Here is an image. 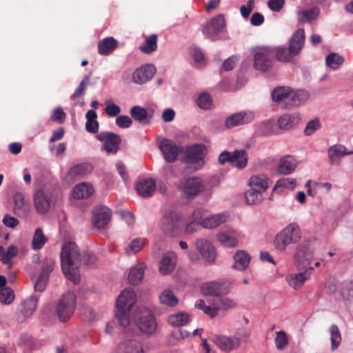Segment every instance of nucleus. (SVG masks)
Masks as SVG:
<instances>
[{
    "mask_svg": "<svg viewBox=\"0 0 353 353\" xmlns=\"http://www.w3.org/2000/svg\"><path fill=\"white\" fill-rule=\"evenodd\" d=\"M99 141L103 142V148L108 153H116L121 141L119 135L109 132H102L97 135Z\"/></svg>",
    "mask_w": 353,
    "mask_h": 353,
    "instance_id": "15",
    "label": "nucleus"
},
{
    "mask_svg": "<svg viewBox=\"0 0 353 353\" xmlns=\"http://www.w3.org/2000/svg\"><path fill=\"white\" fill-rule=\"evenodd\" d=\"M94 192L92 185L87 183H81L76 185L72 190V196L76 199H83L90 196Z\"/></svg>",
    "mask_w": 353,
    "mask_h": 353,
    "instance_id": "39",
    "label": "nucleus"
},
{
    "mask_svg": "<svg viewBox=\"0 0 353 353\" xmlns=\"http://www.w3.org/2000/svg\"><path fill=\"white\" fill-rule=\"evenodd\" d=\"M34 203L37 212L40 214H44L49 210V199L41 190H39L34 193Z\"/></svg>",
    "mask_w": 353,
    "mask_h": 353,
    "instance_id": "34",
    "label": "nucleus"
},
{
    "mask_svg": "<svg viewBox=\"0 0 353 353\" xmlns=\"http://www.w3.org/2000/svg\"><path fill=\"white\" fill-rule=\"evenodd\" d=\"M301 238L300 227L295 223H291L275 236L274 246L277 250L283 252L287 246L299 242Z\"/></svg>",
    "mask_w": 353,
    "mask_h": 353,
    "instance_id": "4",
    "label": "nucleus"
},
{
    "mask_svg": "<svg viewBox=\"0 0 353 353\" xmlns=\"http://www.w3.org/2000/svg\"><path fill=\"white\" fill-rule=\"evenodd\" d=\"M207 210L205 208H199L195 209L191 216V219L201 224V222L203 221V216L206 213Z\"/></svg>",
    "mask_w": 353,
    "mask_h": 353,
    "instance_id": "64",
    "label": "nucleus"
},
{
    "mask_svg": "<svg viewBox=\"0 0 353 353\" xmlns=\"http://www.w3.org/2000/svg\"><path fill=\"white\" fill-rule=\"evenodd\" d=\"M296 185V180L292 177L281 178L276 181L273 192L281 193L285 190H293Z\"/></svg>",
    "mask_w": 353,
    "mask_h": 353,
    "instance_id": "41",
    "label": "nucleus"
},
{
    "mask_svg": "<svg viewBox=\"0 0 353 353\" xmlns=\"http://www.w3.org/2000/svg\"><path fill=\"white\" fill-rule=\"evenodd\" d=\"M300 117L297 114H285L278 119V126L280 129L288 130L299 123Z\"/></svg>",
    "mask_w": 353,
    "mask_h": 353,
    "instance_id": "38",
    "label": "nucleus"
},
{
    "mask_svg": "<svg viewBox=\"0 0 353 353\" xmlns=\"http://www.w3.org/2000/svg\"><path fill=\"white\" fill-rule=\"evenodd\" d=\"M196 103L201 109H210L212 105V100L210 94L207 93L200 94L196 100Z\"/></svg>",
    "mask_w": 353,
    "mask_h": 353,
    "instance_id": "59",
    "label": "nucleus"
},
{
    "mask_svg": "<svg viewBox=\"0 0 353 353\" xmlns=\"http://www.w3.org/2000/svg\"><path fill=\"white\" fill-rule=\"evenodd\" d=\"M214 185L209 181L199 177H190L183 183L181 190L188 199H193L203 192H211Z\"/></svg>",
    "mask_w": 353,
    "mask_h": 353,
    "instance_id": "6",
    "label": "nucleus"
},
{
    "mask_svg": "<svg viewBox=\"0 0 353 353\" xmlns=\"http://www.w3.org/2000/svg\"><path fill=\"white\" fill-rule=\"evenodd\" d=\"M309 98V93L304 90H299L296 91L290 90L288 95V99L286 105H283V108L288 109L297 107L304 103Z\"/></svg>",
    "mask_w": 353,
    "mask_h": 353,
    "instance_id": "25",
    "label": "nucleus"
},
{
    "mask_svg": "<svg viewBox=\"0 0 353 353\" xmlns=\"http://www.w3.org/2000/svg\"><path fill=\"white\" fill-rule=\"evenodd\" d=\"M216 238L221 245L230 248L238 246L243 235L239 230L230 228L219 232L216 234Z\"/></svg>",
    "mask_w": 353,
    "mask_h": 353,
    "instance_id": "11",
    "label": "nucleus"
},
{
    "mask_svg": "<svg viewBox=\"0 0 353 353\" xmlns=\"http://www.w3.org/2000/svg\"><path fill=\"white\" fill-rule=\"evenodd\" d=\"M177 261V255L174 252H168L163 256L159 263V271L162 274H170L174 269Z\"/></svg>",
    "mask_w": 353,
    "mask_h": 353,
    "instance_id": "27",
    "label": "nucleus"
},
{
    "mask_svg": "<svg viewBox=\"0 0 353 353\" xmlns=\"http://www.w3.org/2000/svg\"><path fill=\"white\" fill-rule=\"evenodd\" d=\"M351 154H353V151H348L346 147L342 144H334L327 150L329 163L331 165H339L343 157Z\"/></svg>",
    "mask_w": 353,
    "mask_h": 353,
    "instance_id": "23",
    "label": "nucleus"
},
{
    "mask_svg": "<svg viewBox=\"0 0 353 353\" xmlns=\"http://www.w3.org/2000/svg\"><path fill=\"white\" fill-rule=\"evenodd\" d=\"M320 10L317 7L302 10L298 13V19L303 23H311L318 18Z\"/></svg>",
    "mask_w": 353,
    "mask_h": 353,
    "instance_id": "44",
    "label": "nucleus"
},
{
    "mask_svg": "<svg viewBox=\"0 0 353 353\" xmlns=\"http://www.w3.org/2000/svg\"><path fill=\"white\" fill-rule=\"evenodd\" d=\"M65 113L61 107H57L52 112L51 119L57 123H62L65 119Z\"/></svg>",
    "mask_w": 353,
    "mask_h": 353,
    "instance_id": "62",
    "label": "nucleus"
},
{
    "mask_svg": "<svg viewBox=\"0 0 353 353\" xmlns=\"http://www.w3.org/2000/svg\"><path fill=\"white\" fill-rule=\"evenodd\" d=\"M54 261L52 259H47L42 262L41 271L40 276L49 278L50 272L53 270L54 267Z\"/></svg>",
    "mask_w": 353,
    "mask_h": 353,
    "instance_id": "56",
    "label": "nucleus"
},
{
    "mask_svg": "<svg viewBox=\"0 0 353 353\" xmlns=\"http://www.w3.org/2000/svg\"><path fill=\"white\" fill-rule=\"evenodd\" d=\"M81 256L75 243L68 241L63 245L61 252L62 270L65 276L74 284L80 281L79 268L81 266Z\"/></svg>",
    "mask_w": 353,
    "mask_h": 353,
    "instance_id": "1",
    "label": "nucleus"
},
{
    "mask_svg": "<svg viewBox=\"0 0 353 353\" xmlns=\"http://www.w3.org/2000/svg\"><path fill=\"white\" fill-rule=\"evenodd\" d=\"M274 54L272 48L268 46L258 47L254 49V67L261 71L268 70L272 65L271 57Z\"/></svg>",
    "mask_w": 353,
    "mask_h": 353,
    "instance_id": "10",
    "label": "nucleus"
},
{
    "mask_svg": "<svg viewBox=\"0 0 353 353\" xmlns=\"http://www.w3.org/2000/svg\"><path fill=\"white\" fill-rule=\"evenodd\" d=\"M136 301V293L133 289L130 288L123 290L118 296L116 301L117 311L115 316L121 326L126 327L129 325V312Z\"/></svg>",
    "mask_w": 353,
    "mask_h": 353,
    "instance_id": "2",
    "label": "nucleus"
},
{
    "mask_svg": "<svg viewBox=\"0 0 353 353\" xmlns=\"http://www.w3.org/2000/svg\"><path fill=\"white\" fill-rule=\"evenodd\" d=\"M343 61V57L334 52L329 54L325 59L327 65L332 70H337Z\"/></svg>",
    "mask_w": 353,
    "mask_h": 353,
    "instance_id": "52",
    "label": "nucleus"
},
{
    "mask_svg": "<svg viewBox=\"0 0 353 353\" xmlns=\"http://www.w3.org/2000/svg\"><path fill=\"white\" fill-rule=\"evenodd\" d=\"M158 148L162 152L165 161L172 163L178 159V156L183 151V148L177 145L174 141L163 139L158 143Z\"/></svg>",
    "mask_w": 353,
    "mask_h": 353,
    "instance_id": "12",
    "label": "nucleus"
},
{
    "mask_svg": "<svg viewBox=\"0 0 353 353\" xmlns=\"http://www.w3.org/2000/svg\"><path fill=\"white\" fill-rule=\"evenodd\" d=\"M189 321V315L185 312L173 314L170 315L168 318L169 324L174 327L184 326L188 323Z\"/></svg>",
    "mask_w": 353,
    "mask_h": 353,
    "instance_id": "45",
    "label": "nucleus"
},
{
    "mask_svg": "<svg viewBox=\"0 0 353 353\" xmlns=\"http://www.w3.org/2000/svg\"><path fill=\"white\" fill-rule=\"evenodd\" d=\"M77 306L76 295L72 292H68L59 300L56 314L60 321L65 322L74 314Z\"/></svg>",
    "mask_w": 353,
    "mask_h": 353,
    "instance_id": "7",
    "label": "nucleus"
},
{
    "mask_svg": "<svg viewBox=\"0 0 353 353\" xmlns=\"http://www.w3.org/2000/svg\"><path fill=\"white\" fill-rule=\"evenodd\" d=\"M331 350H336L340 345L341 342V335L338 326L333 324L330 327Z\"/></svg>",
    "mask_w": 353,
    "mask_h": 353,
    "instance_id": "50",
    "label": "nucleus"
},
{
    "mask_svg": "<svg viewBox=\"0 0 353 353\" xmlns=\"http://www.w3.org/2000/svg\"><path fill=\"white\" fill-rule=\"evenodd\" d=\"M296 167L295 159L291 156L283 157L280 159L276 168L278 173L281 174H290L293 172Z\"/></svg>",
    "mask_w": 353,
    "mask_h": 353,
    "instance_id": "36",
    "label": "nucleus"
},
{
    "mask_svg": "<svg viewBox=\"0 0 353 353\" xmlns=\"http://www.w3.org/2000/svg\"><path fill=\"white\" fill-rule=\"evenodd\" d=\"M245 198L249 205H255L261 203L263 200V192L250 188L245 192Z\"/></svg>",
    "mask_w": 353,
    "mask_h": 353,
    "instance_id": "47",
    "label": "nucleus"
},
{
    "mask_svg": "<svg viewBox=\"0 0 353 353\" xmlns=\"http://www.w3.org/2000/svg\"><path fill=\"white\" fill-rule=\"evenodd\" d=\"M291 88L286 86H279L275 88L271 93L272 100L281 105L283 108L286 105Z\"/></svg>",
    "mask_w": 353,
    "mask_h": 353,
    "instance_id": "40",
    "label": "nucleus"
},
{
    "mask_svg": "<svg viewBox=\"0 0 353 353\" xmlns=\"http://www.w3.org/2000/svg\"><path fill=\"white\" fill-rule=\"evenodd\" d=\"M205 147L203 144H196L188 148L187 159L190 163L195 164V170L200 169L204 164L203 157Z\"/></svg>",
    "mask_w": 353,
    "mask_h": 353,
    "instance_id": "18",
    "label": "nucleus"
},
{
    "mask_svg": "<svg viewBox=\"0 0 353 353\" xmlns=\"http://www.w3.org/2000/svg\"><path fill=\"white\" fill-rule=\"evenodd\" d=\"M274 53L276 52V59L279 61L288 62L290 61L296 54H294L289 48L276 47L273 48Z\"/></svg>",
    "mask_w": 353,
    "mask_h": 353,
    "instance_id": "49",
    "label": "nucleus"
},
{
    "mask_svg": "<svg viewBox=\"0 0 353 353\" xmlns=\"http://www.w3.org/2000/svg\"><path fill=\"white\" fill-rule=\"evenodd\" d=\"M157 48V34H151L145 41V43L140 46L139 49L143 52L150 54L155 51Z\"/></svg>",
    "mask_w": 353,
    "mask_h": 353,
    "instance_id": "51",
    "label": "nucleus"
},
{
    "mask_svg": "<svg viewBox=\"0 0 353 353\" xmlns=\"http://www.w3.org/2000/svg\"><path fill=\"white\" fill-rule=\"evenodd\" d=\"M92 167L90 163H81L73 166L69 171L72 176L85 175L92 171Z\"/></svg>",
    "mask_w": 353,
    "mask_h": 353,
    "instance_id": "54",
    "label": "nucleus"
},
{
    "mask_svg": "<svg viewBox=\"0 0 353 353\" xmlns=\"http://www.w3.org/2000/svg\"><path fill=\"white\" fill-rule=\"evenodd\" d=\"M111 219L110 210L104 205H99L93 210L92 223L97 228H103Z\"/></svg>",
    "mask_w": 353,
    "mask_h": 353,
    "instance_id": "17",
    "label": "nucleus"
},
{
    "mask_svg": "<svg viewBox=\"0 0 353 353\" xmlns=\"http://www.w3.org/2000/svg\"><path fill=\"white\" fill-rule=\"evenodd\" d=\"M312 270H314L313 267H308L302 272L288 275L286 277V281L292 288L295 290L299 289L306 280L310 278Z\"/></svg>",
    "mask_w": 353,
    "mask_h": 353,
    "instance_id": "24",
    "label": "nucleus"
},
{
    "mask_svg": "<svg viewBox=\"0 0 353 353\" xmlns=\"http://www.w3.org/2000/svg\"><path fill=\"white\" fill-rule=\"evenodd\" d=\"M121 111V108L112 103L110 101H107L105 103V112L110 117H114L117 116Z\"/></svg>",
    "mask_w": 353,
    "mask_h": 353,
    "instance_id": "60",
    "label": "nucleus"
},
{
    "mask_svg": "<svg viewBox=\"0 0 353 353\" xmlns=\"http://www.w3.org/2000/svg\"><path fill=\"white\" fill-rule=\"evenodd\" d=\"M144 269L145 265L143 263H138L131 268L128 274L129 283L132 285L139 284L143 278Z\"/></svg>",
    "mask_w": 353,
    "mask_h": 353,
    "instance_id": "42",
    "label": "nucleus"
},
{
    "mask_svg": "<svg viewBox=\"0 0 353 353\" xmlns=\"http://www.w3.org/2000/svg\"><path fill=\"white\" fill-rule=\"evenodd\" d=\"M305 43V31L303 28L296 30L289 41L288 48L294 54H299Z\"/></svg>",
    "mask_w": 353,
    "mask_h": 353,
    "instance_id": "30",
    "label": "nucleus"
},
{
    "mask_svg": "<svg viewBox=\"0 0 353 353\" xmlns=\"http://www.w3.org/2000/svg\"><path fill=\"white\" fill-rule=\"evenodd\" d=\"M114 353H144L142 344L134 339L119 343Z\"/></svg>",
    "mask_w": 353,
    "mask_h": 353,
    "instance_id": "28",
    "label": "nucleus"
},
{
    "mask_svg": "<svg viewBox=\"0 0 353 353\" xmlns=\"http://www.w3.org/2000/svg\"><path fill=\"white\" fill-rule=\"evenodd\" d=\"M321 127V122L318 118L310 121L305 128L304 132L307 136L312 135Z\"/></svg>",
    "mask_w": 353,
    "mask_h": 353,
    "instance_id": "57",
    "label": "nucleus"
},
{
    "mask_svg": "<svg viewBox=\"0 0 353 353\" xmlns=\"http://www.w3.org/2000/svg\"><path fill=\"white\" fill-rule=\"evenodd\" d=\"M134 320L143 333L151 334L157 330V322L152 311L143 306L137 307L134 314Z\"/></svg>",
    "mask_w": 353,
    "mask_h": 353,
    "instance_id": "5",
    "label": "nucleus"
},
{
    "mask_svg": "<svg viewBox=\"0 0 353 353\" xmlns=\"http://www.w3.org/2000/svg\"><path fill=\"white\" fill-rule=\"evenodd\" d=\"M160 303L167 306L173 307L177 305L179 300L170 290H163L159 296Z\"/></svg>",
    "mask_w": 353,
    "mask_h": 353,
    "instance_id": "46",
    "label": "nucleus"
},
{
    "mask_svg": "<svg viewBox=\"0 0 353 353\" xmlns=\"http://www.w3.org/2000/svg\"><path fill=\"white\" fill-rule=\"evenodd\" d=\"M132 118L141 124L148 125L151 123L152 111L140 105H134L130 110Z\"/></svg>",
    "mask_w": 353,
    "mask_h": 353,
    "instance_id": "26",
    "label": "nucleus"
},
{
    "mask_svg": "<svg viewBox=\"0 0 353 353\" xmlns=\"http://www.w3.org/2000/svg\"><path fill=\"white\" fill-rule=\"evenodd\" d=\"M228 219V215L225 212L214 214L203 219L201 225L204 228L212 229L225 223Z\"/></svg>",
    "mask_w": 353,
    "mask_h": 353,
    "instance_id": "31",
    "label": "nucleus"
},
{
    "mask_svg": "<svg viewBox=\"0 0 353 353\" xmlns=\"http://www.w3.org/2000/svg\"><path fill=\"white\" fill-rule=\"evenodd\" d=\"M117 46V41L113 37H106L98 44V52L101 55L108 54L114 50Z\"/></svg>",
    "mask_w": 353,
    "mask_h": 353,
    "instance_id": "43",
    "label": "nucleus"
},
{
    "mask_svg": "<svg viewBox=\"0 0 353 353\" xmlns=\"http://www.w3.org/2000/svg\"><path fill=\"white\" fill-rule=\"evenodd\" d=\"M115 123L120 128H128L132 124V119L127 115H119L116 118Z\"/></svg>",
    "mask_w": 353,
    "mask_h": 353,
    "instance_id": "61",
    "label": "nucleus"
},
{
    "mask_svg": "<svg viewBox=\"0 0 353 353\" xmlns=\"http://www.w3.org/2000/svg\"><path fill=\"white\" fill-rule=\"evenodd\" d=\"M225 22L223 15H217L208 21L203 28V33L205 37L211 41L219 39V34L224 30Z\"/></svg>",
    "mask_w": 353,
    "mask_h": 353,
    "instance_id": "13",
    "label": "nucleus"
},
{
    "mask_svg": "<svg viewBox=\"0 0 353 353\" xmlns=\"http://www.w3.org/2000/svg\"><path fill=\"white\" fill-rule=\"evenodd\" d=\"M182 227L183 219L179 212L172 211L165 214L161 219V230L166 236L178 235Z\"/></svg>",
    "mask_w": 353,
    "mask_h": 353,
    "instance_id": "9",
    "label": "nucleus"
},
{
    "mask_svg": "<svg viewBox=\"0 0 353 353\" xmlns=\"http://www.w3.org/2000/svg\"><path fill=\"white\" fill-rule=\"evenodd\" d=\"M146 239L144 238L138 237L129 243L128 246L125 249L127 253H137L141 251L146 243Z\"/></svg>",
    "mask_w": 353,
    "mask_h": 353,
    "instance_id": "53",
    "label": "nucleus"
},
{
    "mask_svg": "<svg viewBox=\"0 0 353 353\" xmlns=\"http://www.w3.org/2000/svg\"><path fill=\"white\" fill-rule=\"evenodd\" d=\"M314 256V250L308 243L297 246L294 259L299 269L307 268Z\"/></svg>",
    "mask_w": 353,
    "mask_h": 353,
    "instance_id": "14",
    "label": "nucleus"
},
{
    "mask_svg": "<svg viewBox=\"0 0 353 353\" xmlns=\"http://www.w3.org/2000/svg\"><path fill=\"white\" fill-rule=\"evenodd\" d=\"M271 184L270 179L264 174H254L250 176L248 180V185L250 188H252L264 193Z\"/></svg>",
    "mask_w": 353,
    "mask_h": 353,
    "instance_id": "29",
    "label": "nucleus"
},
{
    "mask_svg": "<svg viewBox=\"0 0 353 353\" xmlns=\"http://www.w3.org/2000/svg\"><path fill=\"white\" fill-rule=\"evenodd\" d=\"M196 250L208 263L214 261L216 253L214 245L208 240L199 239L195 243Z\"/></svg>",
    "mask_w": 353,
    "mask_h": 353,
    "instance_id": "20",
    "label": "nucleus"
},
{
    "mask_svg": "<svg viewBox=\"0 0 353 353\" xmlns=\"http://www.w3.org/2000/svg\"><path fill=\"white\" fill-rule=\"evenodd\" d=\"M254 115L251 111H241L229 116L225 119V126L232 128L237 125L250 123L254 120Z\"/></svg>",
    "mask_w": 353,
    "mask_h": 353,
    "instance_id": "21",
    "label": "nucleus"
},
{
    "mask_svg": "<svg viewBox=\"0 0 353 353\" xmlns=\"http://www.w3.org/2000/svg\"><path fill=\"white\" fill-rule=\"evenodd\" d=\"M214 343L223 351L231 352L241 345V338L237 335L230 336L219 335L215 337Z\"/></svg>",
    "mask_w": 353,
    "mask_h": 353,
    "instance_id": "16",
    "label": "nucleus"
},
{
    "mask_svg": "<svg viewBox=\"0 0 353 353\" xmlns=\"http://www.w3.org/2000/svg\"><path fill=\"white\" fill-rule=\"evenodd\" d=\"M218 162L223 165L230 163L232 166L238 170L244 169L248 162V154L245 150H234L232 152L228 150L222 151L218 157Z\"/></svg>",
    "mask_w": 353,
    "mask_h": 353,
    "instance_id": "8",
    "label": "nucleus"
},
{
    "mask_svg": "<svg viewBox=\"0 0 353 353\" xmlns=\"http://www.w3.org/2000/svg\"><path fill=\"white\" fill-rule=\"evenodd\" d=\"M234 263L232 268L236 270H245L249 265L250 256L244 250H238L234 255Z\"/></svg>",
    "mask_w": 353,
    "mask_h": 353,
    "instance_id": "37",
    "label": "nucleus"
},
{
    "mask_svg": "<svg viewBox=\"0 0 353 353\" xmlns=\"http://www.w3.org/2000/svg\"><path fill=\"white\" fill-rule=\"evenodd\" d=\"M202 294L216 297L218 295L228 294L230 291L228 287L221 281H210L202 284L201 287Z\"/></svg>",
    "mask_w": 353,
    "mask_h": 353,
    "instance_id": "22",
    "label": "nucleus"
},
{
    "mask_svg": "<svg viewBox=\"0 0 353 353\" xmlns=\"http://www.w3.org/2000/svg\"><path fill=\"white\" fill-rule=\"evenodd\" d=\"M236 306V302L226 296L218 295L208 299V304L205 301L200 299L195 303V307L203 310V312L213 318L218 314L219 310H227Z\"/></svg>",
    "mask_w": 353,
    "mask_h": 353,
    "instance_id": "3",
    "label": "nucleus"
},
{
    "mask_svg": "<svg viewBox=\"0 0 353 353\" xmlns=\"http://www.w3.org/2000/svg\"><path fill=\"white\" fill-rule=\"evenodd\" d=\"M156 189L155 181L152 179L140 180L136 185L137 193L143 197H150Z\"/></svg>",
    "mask_w": 353,
    "mask_h": 353,
    "instance_id": "33",
    "label": "nucleus"
},
{
    "mask_svg": "<svg viewBox=\"0 0 353 353\" xmlns=\"http://www.w3.org/2000/svg\"><path fill=\"white\" fill-rule=\"evenodd\" d=\"M38 305V299L32 296L24 300L19 307V312L23 316V319L29 318L35 311Z\"/></svg>",
    "mask_w": 353,
    "mask_h": 353,
    "instance_id": "35",
    "label": "nucleus"
},
{
    "mask_svg": "<svg viewBox=\"0 0 353 353\" xmlns=\"http://www.w3.org/2000/svg\"><path fill=\"white\" fill-rule=\"evenodd\" d=\"M14 211L15 214L20 217H25L29 213L30 205L26 201L21 193H16L14 195Z\"/></svg>",
    "mask_w": 353,
    "mask_h": 353,
    "instance_id": "32",
    "label": "nucleus"
},
{
    "mask_svg": "<svg viewBox=\"0 0 353 353\" xmlns=\"http://www.w3.org/2000/svg\"><path fill=\"white\" fill-rule=\"evenodd\" d=\"M97 258L93 254L83 253L81 256V265H85L88 267H93L97 264Z\"/></svg>",
    "mask_w": 353,
    "mask_h": 353,
    "instance_id": "63",
    "label": "nucleus"
},
{
    "mask_svg": "<svg viewBox=\"0 0 353 353\" xmlns=\"http://www.w3.org/2000/svg\"><path fill=\"white\" fill-rule=\"evenodd\" d=\"M14 294L13 290L10 288H4L0 290V301L1 303L9 304L13 301Z\"/></svg>",
    "mask_w": 353,
    "mask_h": 353,
    "instance_id": "58",
    "label": "nucleus"
},
{
    "mask_svg": "<svg viewBox=\"0 0 353 353\" xmlns=\"http://www.w3.org/2000/svg\"><path fill=\"white\" fill-rule=\"evenodd\" d=\"M274 343L276 347L278 350H283L288 344V339L286 333L283 330L276 332V336L274 339Z\"/></svg>",
    "mask_w": 353,
    "mask_h": 353,
    "instance_id": "55",
    "label": "nucleus"
},
{
    "mask_svg": "<svg viewBox=\"0 0 353 353\" xmlns=\"http://www.w3.org/2000/svg\"><path fill=\"white\" fill-rule=\"evenodd\" d=\"M156 73V68L152 64H145L138 68L132 73V81L137 84H143L150 81Z\"/></svg>",
    "mask_w": 353,
    "mask_h": 353,
    "instance_id": "19",
    "label": "nucleus"
},
{
    "mask_svg": "<svg viewBox=\"0 0 353 353\" xmlns=\"http://www.w3.org/2000/svg\"><path fill=\"white\" fill-rule=\"evenodd\" d=\"M47 242V238L44 235L41 228H37L33 236L32 241V248L33 250H40Z\"/></svg>",
    "mask_w": 353,
    "mask_h": 353,
    "instance_id": "48",
    "label": "nucleus"
}]
</instances>
